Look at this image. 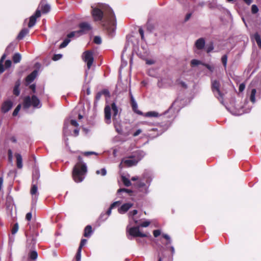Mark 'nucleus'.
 <instances>
[{"instance_id": "obj_17", "label": "nucleus", "mask_w": 261, "mask_h": 261, "mask_svg": "<svg viewBox=\"0 0 261 261\" xmlns=\"http://www.w3.org/2000/svg\"><path fill=\"white\" fill-rule=\"evenodd\" d=\"M15 156L16 159V166L18 169L22 168V159L20 154L15 153Z\"/></svg>"}, {"instance_id": "obj_3", "label": "nucleus", "mask_w": 261, "mask_h": 261, "mask_svg": "<svg viewBox=\"0 0 261 261\" xmlns=\"http://www.w3.org/2000/svg\"><path fill=\"white\" fill-rule=\"evenodd\" d=\"M40 101L36 95H33L31 97L27 96L24 98L23 107L25 109H29L31 106L35 108L39 107Z\"/></svg>"}, {"instance_id": "obj_33", "label": "nucleus", "mask_w": 261, "mask_h": 261, "mask_svg": "<svg viewBox=\"0 0 261 261\" xmlns=\"http://www.w3.org/2000/svg\"><path fill=\"white\" fill-rule=\"evenodd\" d=\"M202 63H202L200 61L196 60V59H193L191 61V65L192 67L195 66H197V65H198L200 64L202 65Z\"/></svg>"}, {"instance_id": "obj_20", "label": "nucleus", "mask_w": 261, "mask_h": 261, "mask_svg": "<svg viewBox=\"0 0 261 261\" xmlns=\"http://www.w3.org/2000/svg\"><path fill=\"white\" fill-rule=\"evenodd\" d=\"M20 85V82L18 80L16 82L15 86L13 89V93L15 96H18L20 94L19 86Z\"/></svg>"}, {"instance_id": "obj_26", "label": "nucleus", "mask_w": 261, "mask_h": 261, "mask_svg": "<svg viewBox=\"0 0 261 261\" xmlns=\"http://www.w3.org/2000/svg\"><path fill=\"white\" fill-rule=\"evenodd\" d=\"M121 180L124 185L126 187H129L132 185L130 180L124 176H122Z\"/></svg>"}, {"instance_id": "obj_62", "label": "nucleus", "mask_w": 261, "mask_h": 261, "mask_svg": "<svg viewBox=\"0 0 261 261\" xmlns=\"http://www.w3.org/2000/svg\"><path fill=\"white\" fill-rule=\"evenodd\" d=\"M164 122L165 124H163V125L166 127V128H167L170 126L171 123L169 120L167 121H164Z\"/></svg>"}, {"instance_id": "obj_10", "label": "nucleus", "mask_w": 261, "mask_h": 261, "mask_svg": "<svg viewBox=\"0 0 261 261\" xmlns=\"http://www.w3.org/2000/svg\"><path fill=\"white\" fill-rule=\"evenodd\" d=\"M12 106L13 102L11 100H8L5 101L2 105V112L3 113H6L12 108Z\"/></svg>"}, {"instance_id": "obj_16", "label": "nucleus", "mask_w": 261, "mask_h": 261, "mask_svg": "<svg viewBox=\"0 0 261 261\" xmlns=\"http://www.w3.org/2000/svg\"><path fill=\"white\" fill-rule=\"evenodd\" d=\"M37 74V71L36 70H34L32 73L29 74L25 78V81L28 83L32 82L36 78Z\"/></svg>"}, {"instance_id": "obj_51", "label": "nucleus", "mask_w": 261, "mask_h": 261, "mask_svg": "<svg viewBox=\"0 0 261 261\" xmlns=\"http://www.w3.org/2000/svg\"><path fill=\"white\" fill-rule=\"evenodd\" d=\"M120 203L121 202L119 201L114 202L112 204H111L110 207H111V208L113 209V208L116 207V206H118L120 204Z\"/></svg>"}, {"instance_id": "obj_41", "label": "nucleus", "mask_w": 261, "mask_h": 261, "mask_svg": "<svg viewBox=\"0 0 261 261\" xmlns=\"http://www.w3.org/2000/svg\"><path fill=\"white\" fill-rule=\"evenodd\" d=\"M214 49V46L212 42H211L210 44H208L206 48V51L207 53H210Z\"/></svg>"}, {"instance_id": "obj_32", "label": "nucleus", "mask_w": 261, "mask_h": 261, "mask_svg": "<svg viewBox=\"0 0 261 261\" xmlns=\"http://www.w3.org/2000/svg\"><path fill=\"white\" fill-rule=\"evenodd\" d=\"M70 40L68 38H66L63 42L60 45V48H62L66 47L70 42Z\"/></svg>"}, {"instance_id": "obj_4", "label": "nucleus", "mask_w": 261, "mask_h": 261, "mask_svg": "<svg viewBox=\"0 0 261 261\" xmlns=\"http://www.w3.org/2000/svg\"><path fill=\"white\" fill-rule=\"evenodd\" d=\"M220 82L216 80L211 81V89L215 96L221 102L223 101L224 94L220 91Z\"/></svg>"}, {"instance_id": "obj_64", "label": "nucleus", "mask_w": 261, "mask_h": 261, "mask_svg": "<svg viewBox=\"0 0 261 261\" xmlns=\"http://www.w3.org/2000/svg\"><path fill=\"white\" fill-rule=\"evenodd\" d=\"M138 213V211L136 210H134L133 211L129 212V214L130 216H135Z\"/></svg>"}, {"instance_id": "obj_7", "label": "nucleus", "mask_w": 261, "mask_h": 261, "mask_svg": "<svg viewBox=\"0 0 261 261\" xmlns=\"http://www.w3.org/2000/svg\"><path fill=\"white\" fill-rule=\"evenodd\" d=\"M41 16L40 10L37 9L35 13L30 17L29 22L28 23L29 28L33 27L36 22V19Z\"/></svg>"}, {"instance_id": "obj_23", "label": "nucleus", "mask_w": 261, "mask_h": 261, "mask_svg": "<svg viewBox=\"0 0 261 261\" xmlns=\"http://www.w3.org/2000/svg\"><path fill=\"white\" fill-rule=\"evenodd\" d=\"M21 59V55L19 53H15L12 57V60L14 63H19Z\"/></svg>"}, {"instance_id": "obj_25", "label": "nucleus", "mask_w": 261, "mask_h": 261, "mask_svg": "<svg viewBox=\"0 0 261 261\" xmlns=\"http://www.w3.org/2000/svg\"><path fill=\"white\" fill-rule=\"evenodd\" d=\"M254 39H255L258 47L261 49V38L258 33L254 34Z\"/></svg>"}, {"instance_id": "obj_5", "label": "nucleus", "mask_w": 261, "mask_h": 261, "mask_svg": "<svg viewBox=\"0 0 261 261\" xmlns=\"http://www.w3.org/2000/svg\"><path fill=\"white\" fill-rule=\"evenodd\" d=\"M83 60L87 63V68L90 69L94 61L93 53L90 50L85 51L83 54Z\"/></svg>"}, {"instance_id": "obj_50", "label": "nucleus", "mask_w": 261, "mask_h": 261, "mask_svg": "<svg viewBox=\"0 0 261 261\" xmlns=\"http://www.w3.org/2000/svg\"><path fill=\"white\" fill-rule=\"evenodd\" d=\"M62 57V55L61 54H56L53 57V60L54 61H57L59 59H60Z\"/></svg>"}, {"instance_id": "obj_53", "label": "nucleus", "mask_w": 261, "mask_h": 261, "mask_svg": "<svg viewBox=\"0 0 261 261\" xmlns=\"http://www.w3.org/2000/svg\"><path fill=\"white\" fill-rule=\"evenodd\" d=\"M85 156H88V155H92V154H96L97 155V153H96L95 152H94V151H86V152H84L82 153Z\"/></svg>"}, {"instance_id": "obj_48", "label": "nucleus", "mask_w": 261, "mask_h": 261, "mask_svg": "<svg viewBox=\"0 0 261 261\" xmlns=\"http://www.w3.org/2000/svg\"><path fill=\"white\" fill-rule=\"evenodd\" d=\"M202 65L205 66L207 69H208L210 71L213 72L214 70V67L206 63H202Z\"/></svg>"}, {"instance_id": "obj_27", "label": "nucleus", "mask_w": 261, "mask_h": 261, "mask_svg": "<svg viewBox=\"0 0 261 261\" xmlns=\"http://www.w3.org/2000/svg\"><path fill=\"white\" fill-rule=\"evenodd\" d=\"M38 191V187L36 184H33L31 187L30 193L32 196L36 195Z\"/></svg>"}, {"instance_id": "obj_21", "label": "nucleus", "mask_w": 261, "mask_h": 261, "mask_svg": "<svg viewBox=\"0 0 261 261\" xmlns=\"http://www.w3.org/2000/svg\"><path fill=\"white\" fill-rule=\"evenodd\" d=\"M50 10V7L48 4H41V10L40 11L43 14H46L49 12Z\"/></svg>"}, {"instance_id": "obj_55", "label": "nucleus", "mask_w": 261, "mask_h": 261, "mask_svg": "<svg viewBox=\"0 0 261 261\" xmlns=\"http://www.w3.org/2000/svg\"><path fill=\"white\" fill-rule=\"evenodd\" d=\"M139 33L141 36V39L144 40V31L142 28H140L139 29Z\"/></svg>"}, {"instance_id": "obj_38", "label": "nucleus", "mask_w": 261, "mask_h": 261, "mask_svg": "<svg viewBox=\"0 0 261 261\" xmlns=\"http://www.w3.org/2000/svg\"><path fill=\"white\" fill-rule=\"evenodd\" d=\"M81 251H82V249L78 248L76 255H75V259L76 261H80L81 260Z\"/></svg>"}, {"instance_id": "obj_61", "label": "nucleus", "mask_w": 261, "mask_h": 261, "mask_svg": "<svg viewBox=\"0 0 261 261\" xmlns=\"http://www.w3.org/2000/svg\"><path fill=\"white\" fill-rule=\"evenodd\" d=\"M30 88L32 90L33 93L36 92V86L34 84H32L30 86Z\"/></svg>"}, {"instance_id": "obj_59", "label": "nucleus", "mask_w": 261, "mask_h": 261, "mask_svg": "<svg viewBox=\"0 0 261 261\" xmlns=\"http://www.w3.org/2000/svg\"><path fill=\"white\" fill-rule=\"evenodd\" d=\"M142 130L141 129H138L137 130L133 135L134 137H137L139 134H140L142 133Z\"/></svg>"}, {"instance_id": "obj_60", "label": "nucleus", "mask_w": 261, "mask_h": 261, "mask_svg": "<svg viewBox=\"0 0 261 261\" xmlns=\"http://www.w3.org/2000/svg\"><path fill=\"white\" fill-rule=\"evenodd\" d=\"M101 96H102V94L100 93V92H98L96 94V96H95V100L98 101L100 99Z\"/></svg>"}, {"instance_id": "obj_24", "label": "nucleus", "mask_w": 261, "mask_h": 261, "mask_svg": "<svg viewBox=\"0 0 261 261\" xmlns=\"http://www.w3.org/2000/svg\"><path fill=\"white\" fill-rule=\"evenodd\" d=\"M114 125L116 131L119 134H122V129L121 128V124L119 122L114 121Z\"/></svg>"}, {"instance_id": "obj_22", "label": "nucleus", "mask_w": 261, "mask_h": 261, "mask_svg": "<svg viewBox=\"0 0 261 261\" xmlns=\"http://www.w3.org/2000/svg\"><path fill=\"white\" fill-rule=\"evenodd\" d=\"M92 232V229L91 225H87L84 229V236L89 237Z\"/></svg>"}, {"instance_id": "obj_8", "label": "nucleus", "mask_w": 261, "mask_h": 261, "mask_svg": "<svg viewBox=\"0 0 261 261\" xmlns=\"http://www.w3.org/2000/svg\"><path fill=\"white\" fill-rule=\"evenodd\" d=\"M79 27L80 28V30L78 31L79 32L81 35L84 33L88 32L92 29L91 25L86 22L80 23L79 25Z\"/></svg>"}, {"instance_id": "obj_58", "label": "nucleus", "mask_w": 261, "mask_h": 261, "mask_svg": "<svg viewBox=\"0 0 261 261\" xmlns=\"http://www.w3.org/2000/svg\"><path fill=\"white\" fill-rule=\"evenodd\" d=\"M70 124L75 127H77L79 126L78 123L75 120H71L70 121Z\"/></svg>"}, {"instance_id": "obj_44", "label": "nucleus", "mask_w": 261, "mask_h": 261, "mask_svg": "<svg viewBox=\"0 0 261 261\" xmlns=\"http://www.w3.org/2000/svg\"><path fill=\"white\" fill-rule=\"evenodd\" d=\"M87 240L85 239H83L81 240L80 246L79 247V249H82V248L84 247V246L87 243Z\"/></svg>"}, {"instance_id": "obj_35", "label": "nucleus", "mask_w": 261, "mask_h": 261, "mask_svg": "<svg viewBox=\"0 0 261 261\" xmlns=\"http://www.w3.org/2000/svg\"><path fill=\"white\" fill-rule=\"evenodd\" d=\"M162 237L164 238L166 240L167 242L165 243L166 245H168L169 244H170L171 243V240L170 239V237L167 234H163Z\"/></svg>"}, {"instance_id": "obj_11", "label": "nucleus", "mask_w": 261, "mask_h": 261, "mask_svg": "<svg viewBox=\"0 0 261 261\" xmlns=\"http://www.w3.org/2000/svg\"><path fill=\"white\" fill-rule=\"evenodd\" d=\"M104 112L106 122L107 124H110L111 123V108L110 106L107 105L105 106Z\"/></svg>"}, {"instance_id": "obj_39", "label": "nucleus", "mask_w": 261, "mask_h": 261, "mask_svg": "<svg viewBox=\"0 0 261 261\" xmlns=\"http://www.w3.org/2000/svg\"><path fill=\"white\" fill-rule=\"evenodd\" d=\"M20 108H21V105L20 104H19L16 107V108L15 109V110H14L13 112V116H16L17 115L19 111H20Z\"/></svg>"}, {"instance_id": "obj_13", "label": "nucleus", "mask_w": 261, "mask_h": 261, "mask_svg": "<svg viewBox=\"0 0 261 261\" xmlns=\"http://www.w3.org/2000/svg\"><path fill=\"white\" fill-rule=\"evenodd\" d=\"M205 44V40L203 38H200L196 40L195 43V46L198 50H201L204 48Z\"/></svg>"}, {"instance_id": "obj_15", "label": "nucleus", "mask_w": 261, "mask_h": 261, "mask_svg": "<svg viewBox=\"0 0 261 261\" xmlns=\"http://www.w3.org/2000/svg\"><path fill=\"white\" fill-rule=\"evenodd\" d=\"M133 156H130L128 158V159L123 161L124 164L127 167H132L133 166L136 165L138 162V161L137 160L131 159L133 158Z\"/></svg>"}, {"instance_id": "obj_63", "label": "nucleus", "mask_w": 261, "mask_h": 261, "mask_svg": "<svg viewBox=\"0 0 261 261\" xmlns=\"http://www.w3.org/2000/svg\"><path fill=\"white\" fill-rule=\"evenodd\" d=\"M191 15H192V13H188L186 17H185V21H187L188 20H189V19L190 18V17H191Z\"/></svg>"}, {"instance_id": "obj_49", "label": "nucleus", "mask_w": 261, "mask_h": 261, "mask_svg": "<svg viewBox=\"0 0 261 261\" xmlns=\"http://www.w3.org/2000/svg\"><path fill=\"white\" fill-rule=\"evenodd\" d=\"M102 95H104L106 96H110V92L107 89H103L101 91H100Z\"/></svg>"}, {"instance_id": "obj_9", "label": "nucleus", "mask_w": 261, "mask_h": 261, "mask_svg": "<svg viewBox=\"0 0 261 261\" xmlns=\"http://www.w3.org/2000/svg\"><path fill=\"white\" fill-rule=\"evenodd\" d=\"M11 46H9L7 47L5 50V53L3 55L1 59H0V73H2L5 71V68L3 65V62L4 60L6 59L7 56L9 54L10 51H11Z\"/></svg>"}, {"instance_id": "obj_34", "label": "nucleus", "mask_w": 261, "mask_h": 261, "mask_svg": "<svg viewBox=\"0 0 261 261\" xmlns=\"http://www.w3.org/2000/svg\"><path fill=\"white\" fill-rule=\"evenodd\" d=\"M256 92V90L255 89H253L251 90L250 99V100L252 102H255V96Z\"/></svg>"}, {"instance_id": "obj_46", "label": "nucleus", "mask_w": 261, "mask_h": 261, "mask_svg": "<svg viewBox=\"0 0 261 261\" xmlns=\"http://www.w3.org/2000/svg\"><path fill=\"white\" fill-rule=\"evenodd\" d=\"M161 234V231L160 229H156L153 231V234L155 238L159 237Z\"/></svg>"}, {"instance_id": "obj_12", "label": "nucleus", "mask_w": 261, "mask_h": 261, "mask_svg": "<svg viewBox=\"0 0 261 261\" xmlns=\"http://www.w3.org/2000/svg\"><path fill=\"white\" fill-rule=\"evenodd\" d=\"M129 95H130V104H131V106H132L133 111L138 114H139V115L142 114V112L138 110V109L137 103L135 101V100L134 98V97H133L130 91L129 92Z\"/></svg>"}, {"instance_id": "obj_2", "label": "nucleus", "mask_w": 261, "mask_h": 261, "mask_svg": "<svg viewBox=\"0 0 261 261\" xmlns=\"http://www.w3.org/2000/svg\"><path fill=\"white\" fill-rule=\"evenodd\" d=\"M77 160L78 162L73 168L72 176L75 182H81L85 178V175L87 172V168L86 164L83 162L82 156H79Z\"/></svg>"}, {"instance_id": "obj_43", "label": "nucleus", "mask_w": 261, "mask_h": 261, "mask_svg": "<svg viewBox=\"0 0 261 261\" xmlns=\"http://www.w3.org/2000/svg\"><path fill=\"white\" fill-rule=\"evenodd\" d=\"M96 174H101L102 176H105L107 174V171L105 168H102L100 170H97L96 172Z\"/></svg>"}, {"instance_id": "obj_1", "label": "nucleus", "mask_w": 261, "mask_h": 261, "mask_svg": "<svg viewBox=\"0 0 261 261\" xmlns=\"http://www.w3.org/2000/svg\"><path fill=\"white\" fill-rule=\"evenodd\" d=\"M92 8L91 15L95 21H101L103 29L109 36L113 37L116 29V19L112 9L109 6Z\"/></svg>"}, {"instance_id": "obj_54", "label": "nucleus", "mask_w": 261, "mask_h": 261, "mask_svg": "<svg viewBox=\"0 0 261 261\" xmlns=\"http://www.w3.org/2000/svg\"><path fill=\"white\" fill-rule=\"evenodd\" d=\"M32 218V213L31 212L28 213L25 216V219L27 221H30L31 220Z\"/></svg>"}, {"instance_id": "obj_30", "label": "nucleus", "mask_w": 261, "mask_h": 261, "mask_svg": "<svg viewBox=\"0 0 261 261\" xmlns=\"http://www.w3.org/2000/svg\"><path fill=\"white\" fill-rule=\"evenodd\" d=\"M38 257V253L36 251H32L29 253V258L32 260L36 259Z\"/></svg>"}, {"instance_id": "obj_37", "label": "nucleus", "mask_w": 261, "mask_h": 261, "mask_svg": "<svg viewBox=\"0 0 261 261\" xmlns=\"http://www.w3.org/2000/svg\"><path fill=\"white\" fill-rule=\"evenodd\" d=\"M221 61L224 67H226L227 62V56L226 55H224L222 57Z\"/></svg>"}, {"instance_id": "obj_57", "label": "nucleus", "mask_w": 261, "mask_h": 261, "mask_svg": "<svg viewBox=\"0 0 261 261\" xmlns=\"http://www.w3.org/2000/svg\"><path fill=\"white\" fill-rule=\"evenodd\" d=\"M150 223L149 221H144L140 224V226L143 227H146L148 226L149 225Z\"/></svg>"}, {"instance_id": "obj_28", "label": "nucleus", "mask_w": 261, "mask_h": 261, "mask_svg": "<svg viewBox=\"0 0 261 261\" xmlns=\"http://www.w3.org/2000/svg\"><path fill=\"white\" fill-rule=\"evenodd\" d=\"M121 192H125L128 194L129 195H132L133 191L129 189H127L125 188H121L118 190L117 193L120 194Z\"/></svg>"}, {"instance_id": "obj_40", "label": "nucleus", "mask_w": 261, "mask_h": 261, "mask_svg": "<svg viewBox=\"0 0 261 261\" xmlns=\"http://www.w3.org/2000/svg\"><path fill=\"white\" fill-rule=\"evenodd\" d=\"M93 42L96 44H100L101 43V39L99 36H95L93 39Z\"/></svg>"}, {"instance_id": "obj_31", "label": "nucleus", "mask_w": 261, "mask_h": 261, "mask_svg": "<svg viewBox=\"0 0 261 261\" xmlns=\"http://www.w3.org/2000/svg\"><path fill=\"white\" fill-rule=\"evenodd\" d=\"M158 116V113L154 111L148 112L145 114V116L149 117H156Z\"/></svg>"}, {"instance_id": "obj_18", "label": "nucleus", "mask_w": 261, "mask_h": 261, "mask_svg": "<svg viewBox=\"0 0 261 261\" xmlns=\"http://www.w3.org/2000/svg\"><path fill=\"white\" fill-rule=\"evenodd\" d=\"M29 30L27 28L22 29L18 34L17 39L19 40H22L28 33Z\"/></svg>"}, {"instance_id": "obj_19", "label": "nucleus", "mask_w": 261, "mask_h": 261, "mask_svg": "<svg viewBox=\"0 0 261 261\" xmlns=\"http://www.w3.org/2000/svg\"><path fill=\"white\" fill-rule=\"evenodd\" d=\"M111 108H112V110L113 112V121H115V120H116V116L118 113V108L115 102H113L111 104Z\"/></svg>"}, {"instance_id": "obj_47", "label": "nucleus", "mask_w": 261, "mask_h": 261, "mask_svg": "<svg viewBox=\"0 0 261 261\" xmlns=\"http://www.w3.org/2000/svg\"><path fill=\"white\" fill-rule=\"evenodd\" d=\"M12 65V61L10 60H7L5 62V67L6 69L9 68Z\"/></svg>"}, {"instance_id": "obj_45", "label": "nucleus", "mask_w": 261, "mask_h": 261, "mask_svg": "<svg viewBox=\"0 0 261 261\" xmlns=\"http://www.w3.org/2000/svg\"><path fill=\"white\" fill-rule=\"evenodd\" d=\"M135 185L138 188H142L145 186V184L142 181H138L135 184Z\"/></svg>"}, {"instance_id": "obj_52", "label": "nucleus", "mask_w": 261, "mask_h": 261, "mask_svg": "<svg viewBox=\"0 0 261 261\" xmlns=\"http://www.w3.org/2000/svg\"><path fill=\"white\" fill-rule=\"evenodd\" d=\"M8 159L9 161H11L13 158V153L11 149H9L8 150Z\"/></svg>"}, {"instance_id": "obj_36", "label": "nucleus", "mask_w": 261, "mask_h": 261, "mask_svg": "<svg viewBox=\"0 0 261 261\" xmlns=\"http://www.w3.org/2000/svg\"><path fill=\"white\" fill-rule=\"evenodd\" d=\"M18 224L17 223L14 224L11 230L12 234H14L17 232L18 230Z\"/></svg>"}, {"instance_id": "obj_29", "label": "nucleus", "mask_w": 261, "mask_h": 261, "mask_svg": "<svg viewBox=\"0 0 261 261\" xmlns=\"http://www.w3.org/2000/svg\"><path fill=\"white\" fill-rule=\"evenodd\" d=\"M81 36V34H80L79 32L78 31H73L71 32L69 34L67 35V38L69 39L72 38L73 37H79Z\"/></svg>"}, {"instance_id": "obj_14", "label": "nucleus", "mask_w": 261, "mask_h": 261, "mask_svg": "<svg viewBox=\"0 0 261 261\" xmlns=\"http://www.w3.org/2000/svg\"><path fill=\"white\" fill-rule=\"evenodd\" d=\"M133 206L132 203H126L121 206L118 208V212L120 214H123L126 212L132 206Z\"/></svg>"}, {"instance_id": "obj_42", "label": "nucleus", "mask_w": 261, "mask_h": 261, "mask_svg": "<svg viewBox=\"0 0 261 261\" xmlns=\"http://www.w3.org/2000/svg\"><path fill=\"white\" fill-rule=\"evenodd\" d=\"M258 9L257 8V7L256 6V5H253L252 6H251V12L252 14H256L258 12Z\"/></svg>"}, {"instance_id": "obj_56", "label": "nucleus", "mask_w": 261, "mask_h": 261, "mask_svg": "<svg viewBox=\"0 0 261 261\" xmlns=\"http://www.w3.org/2000/svg\"><path fill=\"white\" fill-rule=\"evenodd\" d=\"M245 88V85L244 83H242L240 85L239 87V90L240 92H242Z\"/></svg>"}, {"instance_id": "obj_6", "label": "nucleus", "mask_w": 261, "mask_h": 261, "mask_svg": "<svg viewBox=\"0 0 261 261\" xmlns=\"http://www.w3.org/2000/svg\"><path fill=\"white\" fill-rule=\"evenodd\" d=\"M129 234L133 237H148L147 234L142 233L139 230V226L132 227L129 229Z\"/></svg>"}]
</instances>
